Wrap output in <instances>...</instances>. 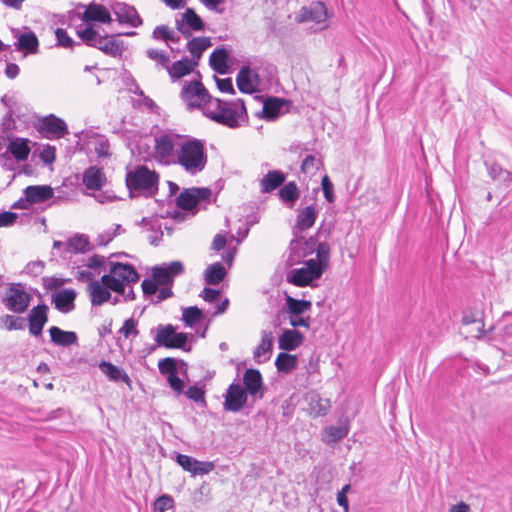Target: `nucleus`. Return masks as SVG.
Returning <instances> with one entry per match:
<instances>
[{
	"mask_svg": "<svg viewBox=\"0 0 512 512\" xmlns=\"http://www.w3.org/2000/svg\"><path fill=\"white\" fill-rule=\"evenodd\" d=\"M8 153H11L17 161L26 160L30 153L28 140L23 138H15L10 140L5 153L2 155V158L8 159L6 156Z\"/></svg>",
	"mask_w": 512,
	"mask_h": 512,
	"instance_id": "24",
	"label": "nucleus"
},
{
	"mask_svg": "<svg viewBox=\"0 0 512 512\" xmlns=\"http://www.w3.org/2000/svg\"><path fill=\"white\" fill-rule=\"evenodd\" d=\"M211 46V40L209 37H195L190 40L187 44V49L198 61L201 58L202 53Z\"/></svg>",
	"mask_w": 512,
	"mask_h": 512,
	"instance_id": "38",
	"label": "nucleus"
},
{
	"mask_svg": "<svg viewBox=\"0 0 512 512\" xmlns=\"http://www.w3.org/2000/svg\"><path fill=\"white\" fill-rule=\"evenodd\" d=\"M290 248L292 251L303 249V253L300 255L301 257H306L309 254H312L315 250L316 259L313 260L317 267L324 272L329 266L330 246L326 242L317 244L313 238H310L309 240L299 238L291 241Z\"/></svg>",
	"mask_w": 512,
	"mask_h": 512,
	"instance_id": "5",
	"label": "nucleus"
},
{
	"mask_svg": "<svg viewBox=\"0 0 512 512\" xmlns=\"http://www.w3.org/2000/svg\"><path fill=\"white\" fill-rule=\"evenodd\" d=\"M327 19L326 6L321 2H313L308 7H303L296 14L295 20L298 23L313 21L315 23H323Z\"/></svg>",
	"mask_w": 512,
	"mask_h": 512,
	"instance_id": "12",
	"label": "nucleus"
},
{
	"mask_svg": "<svg viewBox=\"0 0 512 512\" xmlns=\"http://www.w3.org/2000/svg\"><path fill=\"white\" fill-rule=\"evenodd\" d=\"M48 307L45 304L33 307L28 314L29 332L33 336H40L44 325L48 321Z\"/></svg>",
	"mask_w": 512,
	"mask_h": 512,
	"instance_id": "16",
	"label": "nucleus"
},
{
	"mask_svg": "<svg viewBox=\"0 0 512 512\" xmlns=\"http://www.w3.org/2000/svg\"><path fill=\"white\" fill-rule=\"evenodd\" d=\"M273 347V334L271 331H263L261 335V342L254 351V359L256 362L261 363L270 358Z\"/></svg>",
	"mask_w": 512,
	"mask_h": 512,
	"instance_id": "29",
	"label": "nucleus"
},
{
	"mask_svg": "<svg viewBox=\"0 0 512 512\" xmlns=\"http://www.w3.org/2000/svg\"><path fill=\"white\" fill-rule=\"evenodd\" d=\"M183 270L184 267L180 261H173L168 265L154 268L152 276L158 285L169 286L173 282V277L180 275Z\"/></svg>",
	"mask_w": 512,
	"mask_h": 512,
	"instance_id": "13",
	"label": "nucleus"
},
{
	"mask_svg": "<svg viewBox=\"0 0 512 512\" xmlns=\"http://www.w3.org/2000/svg\"><path fill=\"white\" fill-rule=\"evenodd\" d=\"M489 175L492 179L498 180L503 183H510L512 175L509 171L503 170L498 164L493 163L488 167Z\"/></svg>",
	"mask_w": 512,
	"mask_h": 512,
	"instance_id": "49",
	"label": "nucleus"
},
{
	"mask_svg": "<svg viewBox=\"0 0 512 512\" xmlns=\"http://www.w3.org/2000/svg\"><path fill=\"white\" fill-rule=\"evenodd\" d=\"M244 389L254 399L263 397V380L261 373L256 369H247L243 375Z\"/></svg>",
	"mask_w": 512,
	"mask_h": 512,
	"instance_id": "15",
	"label": "nucleus"
},
{
	"mask_svg": "<svg viewBox=\"0 0 512 512\" xmlns=\"http://www.w3.org/2000/svg\"><path fill=\"white\" fill-rule=\"evenodd\" d=\"M112 291L101 282V279L93 280L88 284V292L93 306H100L111 298Z\"/></svg>",
	"mask_w": 512,
	"mask_h": 512,
	"instance_id": "22",
	"label": "nucleus"
},
{
	"mask_svg": "<svg viewBox=\"0 0 512 512\" xmlns=\"http://www.w3.org/2000/svg\"><path fill=\"white\" fill-rule=\"evenodd\" d=\"M159 370L162 374L176 373V362L173 358H164L158 363Z\"/></svg>",
	"mask_w": 512,
	"mask_h": 512,
	"instance_id": "59",
	"label": "nucleus"
},
{
	"mask_svg": "<svg viewBox=\"0 0 512 512\" xmlns=\"http://www.w3.org/2000/svg\"><path fill=\"white\" fill-rule=\"evenodd\" d=\"M55 35L58 41V44L65 48H71L74 44L72 38H70L67 32L62 28H57L55 31Z\"/></svg>",
	"mask_w": 512,
	"mask_h": 512,
	"instance_id": "61",
	"label": "nucleus"
},
{
	"mask_svg": "<svg viewBox=\"0 0 512 512\" xmlns=\"http://www.w3.org/2000/svg\"><path fill=\"white\" fill-rule=\"evenodd\" d=\"M44 263L42 261H33L25 266L24 272L28 275L37 276L42 273Z\"/></svg>",
	"mask_w": 512,
	"mask_h": 512,
	"instance_id": "63",
	"label": "nucleus"
},
{
	"mask_svg": "<svg viewBox=\"0 0 512 512\" xmlns=\"http://www.w3.org/2000/svg\"><path fill=\"white\" fill-rule=\"evenodd\" d=\"M185 395L197 403H205V391L201 387L190 386Z\"/></svg>",
	"mask_w": 512,
	"mask_h": 512,
	"instance_id": "57",
	"label": "nucleus"
},
{
	"mask_svg": "<svg viewBox=\"0 0 512 512\" xmlns=\"http://www.w3.org/2000/svg\"><path fill=\"white\" fill-rule=\"evenodd\" d=\"M286 180V176L279 170L269 171L261 180V192L270 193L280 187Z\"/></svg>",
	"mask_w": 512,
	"mask_h": 512,
	"instance_id": "31",
	"label": "nucleus"
},
{
	"mask_svg": "<svg viewBox=\"0 0 512 512\" xmlns=\"http://www.w3.org/2000/svg\"><path fill=\"white\" fill-rule=\"evenodd\" d=\"M177 206L183 210H192L197 202L192 194V189H186L176 198Z\"/></svg>",
	"mask_w": 512,
	"mask_h": 512,
	"instance_id": "47",
	"label": "nucleus"
},
{
	"mask_svg": "<svg viewBox=\"0 0 512 512\" xmlns=\"http://www.w3.org/2000/svg\"><path fill=\"white\" fill-rule=\"evenodd\" d=\"M0 326L8 331L22 330L25 328L24 319L13 315H3L0 318Z\"/></svg>",
	"mask_w": 512,
	"mask_h": 512,
	"instance_id": "45",
	"label": "nucleus"
},
{
	"mask_svg": "<svg viewBox=\"0 0 512 512\" xmlns=\"http://www.w3.org/2000/svg\"><path fill=\"white\" fill-rule=\"evenodd\" d=\"M183 137V135L172 131L157 133L154 136V158L161 164L175 165Z\"/></svg>",
	"mask_w": 512,
	"mask_h": 512,
	"instance_id": "4",
	"label": "nucleus"
},
{
	"mask_svg": "<svg viewBox=\"0 0 512 512\" xmlns=\"http://www.w3.org/2000/svg\"><path fill=\"white\" fill-rule=\"evenodd\" d=\"M275 365L279 372L288 374L296 368L297 357L288 353H280L276 358Z\"/></svg>",
	"mask_w": 512,
	"mask_h": 512,
	"instance_id": "41",
	"label": "nucleus"
},
{
	"mask_svg": "<svg viewBox=\"0 0 512 512\" xmlns=\"http://www.w3.org/2000/svg\"><path fill=\"white\" fill-rule=\"evenodd\" d=\"M323 273L314 260H308L303 267L292 270L288 280L296 286L304 287L319 279Z\"/></svg>",
	"mask_w": 512,
	"mask_h": 512,
	"instance_id": "8",
	"label": "nucleus"
},
{
	"mask_svg": "<svg viewBox=\"0 0 512 512\" xmlns=\"http://www.w3.org/2000/svg\"><path fill=\"white\" fill-rule=\"evenodd\" d=\"M176 28L183 36L188 38L194 31H202L204 22L193 9L187 8L184 13L176 18Z\"/></svg>",
	"mask_w": 512,
	"mask_h": 512,
	"instance_id": "9",
	"label": "nucleus"
},
{
	"mask_svg": "<svg viewBox=\"0 0 512 512\" xmlns=\"http://www.w3.org/2000/svg\"><path fill=\"white\" fill-rule=\"evenodd\" d=\"M226 270L222 263L216 262L207 267L204 279L209 285L219 284L225 277Z\"/></svg>",
	"mask_w": 512,
	"mask_h": 512,
	"instance_id": "36",
	"label": "nucleus"
},
{
	"mask_svg": "<svg viewBox=\"0 0 512 512\" xmlns=\"http://www.w3.org/2000/svg\"><path fill=\"white\" fill-rule=\"evenodd\" d=\"M285 300L289 315L300 316L312 308V303L308 300H298L289 295L286 296Z\"/></svg>",
	"mask_w": 512,
	"mask_h": 512,
	"instance_id": "35",
	"label": "nucleus"
},
{
	"mask_svg": "<svg viewBox=\"0 0 512 512\" xmlns=\"http://www.w3.org/2000/svg\"><path fill=\"white\" fill-rule=\"evenodd\" d=\"M321 185H322V190H323L325 199L329 203L334 202L333 184H332V182L330 181V179H329V177L327 175H325L322 178Z\"/></svg>",
	"mask_w": 512,
	"mask_h": 512,
	"instance_id": "60",
	"label": "nucleus"
},
{
	"mask_svg": "<svg viewBox=\"0 0 512 512\" xmlns=\"http://www.w3.org/2000/svg\"><path fill=\"white\" fill-rule=\"evenodd\" d=\"M38 129L54 138H60L68 134L66 123L54 115L43 117L39 121Z\"/></svg>",
	"mask_w": 512,
	"mask_h": 512,
	"instance_id": "14",
	"label": "nucleus"
},
{
	"mask_svg": "<svg viewBox=\"0 0 512 512\" xmlns=\"http://www.w3.org/2000/svg\"><path fill=\"white\" fill-rule=\"evenodd\" d=\"M224 102L220 99H209L206 105L204 106V114L211 120H213L212 114H220Z\"/></svg>",
	"mask_w": 512,
	"mask_h": 512,
	"instance_id": "54",
	"label": "nucleus"
},
{
	"mask_svg": "<svg viewBox=\"0 0 512 512\" xmlns=\"http://www.w3.org/2000/svg\"><path fill=\"white\" fill-rule=\"evenodd\" d=\"M85 22L98 21L101 23H110L112 21L110 12L106 7L100 4H90L82 15Z\"/></svg>",
	"mask_w": 512,
	"mask_h": 512,
	"instance_id": "26",
	"label": "nucleus"
},
{
	"mask_svg": "<svg viewBox=\"0 0 512 512\" xmlns=\"http://www.w3.org/2000/svg\"><path fill=\"white\" fill-rule=\"evenodd\" d=\"M173 326L172 325H159L157 327V334L155 336V341L158 345L165 346L167 348H171L172 344V336H173Z\"/></svg>",
	"mask_w": 512,
	"mask_h": 512,
	"instance_id": "43",
	"label": "nucleus"
},
{
	"mask_svg": "<svg viewBox=\"0 0 512 512\" xmlns=\"http://www.w3.org/2000/svg\"><path fill=\"white\" fill-rule=\"evenodd\" d=\"M224 398V409L231 412H238L246 404L248 394L240 384H231L226 390Z\"/></svg>",
	"mask_w": 512,
	"mask_h": 512,
	"instance_id": "11",
	"label": "nucleus"
},
{
	"mask_svg": "<svg viewBox=\"0 0 512 512\" xmlns=\"http://www.w3.org/2000/svg\"><path fill=\"white\" fill-rule=\"evenodd\" d=\"M286 105V101L280 98H268L263 104V113L267 119H275Z\"/></svg>",
	"mask_w": 512,
	"mask_h": 512,
	"instance_id": "40",
	"label": "nucleus"
},
{
	"mask_svg": "<svg viewBox=\"0 0 512 512\" xmlns=\"http://www.w3.org/2000/svg\"><path fill=\"white\" fill-rule=\"evenodd\" d=\"M139 274L135 268L127 263H111L109 273L101 277V282L112 291L124 294L127 286L137 283Z\"/></svg>",
	"mask_w": 512,
	"mask_h": 512,
	"instance_id": "3",
	"label": "nucleus"
},
{
	"mask_svg": "<svg viewBox=\"0 0 512 512\" xmlns=\"http://www.w3.org/2000/svg\"><path fill=\"white\" fill-rule=\"evenodd\" d=\"M462 323L464 326L476 325L477 334H473L472 331H467V333L474 338L480 339L484 333V322L481 318H479L475 314H466L463 316Z\"/></svg>",
	"mask_w": 512,
	"mask_h": 512,
	"instance_id": "44",
	"label": "nucleus"
},
{
	"mask_svg": "<svg viewBox=\"0 0 512 512\" xmlns=\"http://www.w3.org/2000/svg\"><path fill=\"white\" fill-rule=\"evenodd\" d=\"M153 38L165 41L178 42L175 32L166 25L157 26L153 31Z\"/></svg>",
	"mask_w": 512,
	"mask_h": 512,
	"instance_id": "52",
	"label": "nucleus"
},
{
	"mask_svg": "<svg viewBox=\"0 0 512 512\" xmlns=\"http://www.w3.org/2000/svg\"><path fill=\"white\" fill-rule=\"evenodd\" d=\"M318 215V210L315 204L308 205L298 210L294 229L298 232H303L311 228Z\"/></svg>",
	"mask_w": 512,
	"mask_h": 512,
	"instance_id": "19",
	"label": "nucleus"
},
{
	"mask_svg": "<svg viewBox=\"0 0 512 512\" xmlns=\"http://www.w3.org/2000/svg\"><path fill=\"white\" fill-rule=\"evenodd\" d=\"M51 341L59 346L74 345L78 341L77 334L73 331H64L57 326H52L49 329Z\"/></svg>",
	"mask_w": 512,
	"mask_h": 512,
	"instance_id": "30",
	"label": "nucleus"
},
{
	"mask_svg": "<svg viewBox=\"0 0 512 512\" xmlns=\"http://www.w3.org/2000/svg\"><path fill=\"white\" fill-rule=\"evenodd\" d=\"M168 383L170 387L177 392L178 394H181L184 389V382L176 375V373H170L168 375Z\"/></svg>",
	"mask_w": 512,
	"mask_h": 512,
	"instance_id": "64",
	"label": "nucleus"
},
{
	"mask_svg": "<svg viewBox=\"0 0 512 512\" xmlns=\"http://www.w3.org/2000/svg\"><path fill=\"white\" fill-rule=\"evenodd\" d=\"M159 175L146 166H138L126 174V186L130 197L154 196L158 191Z\"/></svg>",
	"mask_w": 512,
	"mask_h": 512,
	"instance_id": "2",
	"label": "nucleus"
},
{
	"mask_svg": "<svg viewBox=\"0 0 512 512\" xmlns=\"http://www.w3.org/2000/svg\"><path fill=\"white\" fill-rule=\"evenodd\" d=\"M77 35L89 46L95 47V43L99 40L97 31L89 26L83 30H78Z\"/></svg>",
	"mask_w": 512,
	"mask_h": 512,
	"instance_id": "53",
	"label": "nucleus"
},
{
	"mask_svg": "<svg viewBox=\"0 0 512 512\" xmlns=\"http://www.w3.org/2000/svg\"><path fill=\"white\" fill-rule=\"evenodd\" d=\"M136 326L137 323L134 319H127L120 329V333H122L126 338H129L130 336L136 337L139 334Z\"/></svg>",
	"mask_w": 512,
	"mask_h": 512,
	"instance_id": "58",
	"label": "nucleus"
},
{
	"mask_svg": "<svg viewBox=\"0 0 512 512\" xmlns=\"http://www.w3.org/2000/svg\"><path fill=\"white\" fill-rule=\"evenodd\" d=\"M307 401L310 414L314 417L325 415L330 409V401L326 398H322L319 394H308Z\"/></svg>",
	"mask_w": 512,
	"mask_h": 512,
	"instance_id": "32",
	"label": "nucleus"
},
{
	"mask_svg": "<svg viewBox=\"0 0 512 512\" xmlns=\"http://www.w3.org/2000/svg\"><path fill=\"white\" fill-rule=\"evenodd\" d=\"M83 183L88 189L99 190L106 184V176L101 168L91 166L83 174Z\"/></svg>",
	"mask_w": 512,
	"mask_h": 512,
	"instance_id": "25",
	"label": "nucleus"
},
{
	"mask_svg": "<svg viewBox=\"0 0 512 512\" xmlns=\"http://www.w3.org/2000/svg\"><path fill=\"white\" fill-rule=\"evenodd\" d=\"M95 48L101 50L111 57H120L124 51V43L117 40L114 36H100L95 43Z\"/></svg>",
	"mask_w": 512,
	"mask_h": 512,
	"instance_id": "20",
	"label": "nucleus"
},
{
	"mask_svg": "<svg viewBox=\"0 0 512 512\" xmlns=\"http://www.w3.org/2000/svg\"><path fill=\"white\" fill-rule=\"evenodd\" d=\"M24 195L29 204H39L51 199L54 190L49 185H33L25 188Z\"/></svg>",
	"mask_w": 512,
	"mask_h": 512,
	"instance_id": "18",
	"label": "nucleus"
},
{
	"mask_svg": "<svg viewBox=\"0 0 512 512\" xmlns=\"http://www.w3.org/2000/svg\"><path fill=\"white\" fill-rule=\"evenodd\" d=\"M321 165H322L321 160L317 159L314 155H308L305 157V159L302 162L301 171L304 174L313 176L319 170Z\"/></svg>",
	"mask_w": 512,
	"mask_h": 512,
	"instance_id": "48",
	"label": "nucleus"
},
{
	"mask_svg": "<svg viewBox=\"0 0 512 512\" xmlns=\"http://www.w3.org/2000/svg\"><path fill=\"white\" fill-rule=\"evenodd\" d=\"M77 293L73 289H62L55 292L52 295V302L55 305V308L62 312L68 313L74 310L75 308V299Z\"/></svg>",
	"mask_w": 512,
	"mask_h": 512,
	"instance_id": "17",
	"label": "nucleus"
},
{
	"mask_svg": "<svg viewBox=\"0 0 512 512\" xmlns=\"http://www.w3.org/2000/svg\"><path fill=\"white\" fill-rule=\"evenodd\" d=\"M173 498L168 495H162L154 503L155 512H165L173 507Z\"/></svg>",
	"mask_w": 512,
	"mask_h": 512,
	"instance_id": "55",
	"label": "nucleus"
},
{
	"mask_svg": "<svg viewBox=\"0 0 512 512\" xmlns=\"http://www.w3.org/2000/svg\"><path fill=\"white\" fill-rule=\"evenodd\" d=\"M304 340L302 333L295 329H286L279 337V348L286 351H292L298 348Z\"/></svg>",
	"mask_w": 512,
	"mask_h": 512,
	"instance_id": "28",
	"label": "nucleus"
},
{
	"mask_svg": "<svg viewBox=\"0 0 512 512\" xmlns=\"http://www.w3.org/2000/svg\"><path fill=\"white\" fill-rule=\"evenodd\" d=\"M348 431V427L345 425L326 427L323 432L322 440L327 444L336 443L345 438Z\"/></svg>",
	"mask_w": 512,
	"mask_h": 512,
	"instance_id": "39",
	"label": "nucleus"
},
{
	"mask_svg": "<svg viewBox=\"0 0 512 512\" xmlns=\"http://www.w3.org/2000/svg\"><path fill=\"white\" fill-rule=\"evenodd\" d=\"M89 239L83 234H77L69 239L68 246L74 252L85 253L89 250Z\"/></svg>",
	"mask_w": 512,
	"mask_h": 512,
	"instance_id": "46",
	"label": "nucleus"
},
{
	"mask_svg": "<svg viewBox=\"0 0 512 512\" xmlns=\"http://www.w3.org/2000/svg\"><path fill=\"white\" fill-rule=\"evenodd\" d=\"M212 115L213 121L229 128H237L241 125V122H245L247 119L244 102L240 99L233 102H224L220 114Z\"/></svg>",
	"mask_w": 512,
	"mask_h": 512,
	"instance_id": "7",
	"label": "nucleus"
},
{
	"mask_svg": "<svg viewBox=\"0 0 512 512\" xmlns=\"http://www.w3.org/2000/svg\"><path fill=\"white\" fill-rule=\"evenodd\" d=\"M147 55L150 59L157 61L162 66H167L169 63V57L162 51L149 49Z\"/></svg>",
	"mask_w": 512,
	"mask_h": 512,
	"instance_id": "62",
	"label": "nucleus"
},
{
	"mask_svg": "<svg viewBox=\"0 0 512 512\" xmlns=\"http://www.w3.org/2000/svg\"><path fill=\"white\" fill-rule=\"evenodd\" d=\"M101 372L108 377L110 381L119 382L123 381L131 388V379L128 374L122 368L115 366L114 364L102 361L99 364Z\"/></svg>",
	"mask_w": 512,
	"mask_h": 512,
	"instance_id": "27",
	"label": "nucleus"
},
{
	"mask_svg": "<svg viewBox=\"0 0 512 512\" xmlns=\"http://www.w3.org/2000/svg\"><path fill=\"white\" fill-rule=\"evenodd\" d=\"M182 98L190 108L206 105L210 99L207 90L200 82H191L182 90Z\"/></svg>",
	"mask_w": 512,
	"mask_h": 512,
	"instance_id": "10",
	"label": "nucleus"
},
{
	"mask_svg": "<svg viewBox=\"0 0 512 512\" xmlns=\"http://www.w3.org/2000/svg\"><path fill=\"white\" fill-rule=\"evenodd\" d=\"M121 225L116 224L113 227L101 232L96 241L99 246L108 245L121 232Z\"/></svg>",
	"mask_w": 512,
	"mask_h": 512,
	"instance_id": "50",
	"label": "nucleus"
},
{
	"mask_svg": "<svg viewBox=\"0 0 512 512\" xmlns=\"http://www.w3.org/2000/svg\"><path fill=\"white\" fill-rule=\"evenodd\" d=\"M114 13L120 23H127L132 27H138L142 24V19L136 9L132 6L118 4L114 8Z\"/></svg>",
	"mask_w": 512,
	"mask_h": 512,
	"instance_id": "23",
	"label": "nucleus"
},
{
	"mask_svg": "<svg viewBox=\"0 0 512 512\" xmlns=\"http://www.w3.org/2000/svg\"><path fill=\"white\" fill-rule=\"evenodd\" d=\"M32 300L31 294L22 283H11L6 289L3 297V305L11 312L24 313Z\"/></svg>",
	"mask_w": 512,
	"mask_h": 512,
	"instance_id": "6",
	"label": "nucleus"
},
{
	"mask_svg": "<svg viewBox=\"0 0 512 512\" xmlns=\"http://www.w3.org/2000/svg\"><path fill=\"white\" fill-rule=\"evenodd\" d=\"M197 65V61H192L188 58L174 62L171 66H167L169 75L174 79H179L183 76L188 75L194 67Z\"/></svg>",
	"mask_w": 512,
	"mask_h": 512,
	"instance_id": "33",
	"label": "nucleus"
},
{
	"mask_svg": "<svg viewBox=\"0 0 512 512\" xmlns=\"http://www.w3.org/2000/svg\"><path fill=\"white\" fill-rule=\"evenodd\" d=\"M227 58L228 53L225 49H216L210 55L209 62L214 71L220 74H225L228 69Z\"/></svg>",
	"mask_w": 512,
	"mask_h": 512,
	"instance_id": "37",
	"label": "nucleus"
},
{
	"mask_svg": "<svg viewBox=\"0 0 512 512\" xmlns=\"http://www.w3.org/2000/svg\"><path fill=\"white\" fill-rule=\"evenodd\" d=\"M300 191L295 182H288L279 190V197L283 202L294 203L298 200Z\"/></svg>",
	"mask_w": 512,
	"mask_h": 512,
	"instance_id": "42",
	"label": "nucleus"
},
{
	"mask_svg": "<svg viewBox=\"0 0 512 512\" xmlns=\"http://www.w3.org/2000/svg\"><path fill=\"white\" fill-rule=\"evenodd\" d=\"M236 82L241 92L251 94L257 90L258 75L248 67H242L237 75Z\"/></svg>",
	"mask_w": 512,
	"mask_h": 512,
	"instance_id": "21",
	"label": "nucleus"
},
{
	"mask_svg": "<svg viewBox=\"0 0 512 512\" xmlns=\"http://www.w3.org/2000/svg\"><path fill=\"white\" fill-rule=\"evenodd\" d=\"M39 42L33 32L22 33L18 36L16 43L17 50H24L27 53L34 54L38 51Z\"/></svg>",
	"mask_w": 512,
	"mask_h": 512,
	"instance_id": "34",
	"label": "nucleus"
},
{
	"mask_svg": "<svg viewBox=\"0 0 512 512\" xmlns=\"http://www.w3.org/2000/svg\"><path fill=\"white\" fill-rule=\"evenodd\" d=\"M202 316V311L199 308L192 306L183 310L182 319L187 326H193L201 320Z\"/></svg>",
	"mask_w": 512,
	"mask_h": 512,
	"instance_id": "51",
	"label": "nucleus"
},
{
	"mask_svg": "<svg viewBox=\"0 0 512 512\" xmlns=\"http://www.w3.org/2000/svg\"><path fill=\"white\" fill-rule=\"evenodd\" d=\"M207 161L205 143L202 140L184 136L175 165L181 166L188 174L195 175L205 169Z\"/></svg>",
	"mask_w": 512,
	"mask_h": 512,
	"instance_id": "1",
	"label": "nucleus"
},
{
	"mask_svg": "<svg viewBox=\"0 0 512 512\" xmlns=\"http://www.w3.org/2000/svg\"><path fill=\"white\" fill-rule=\"evenodd\" d=\"M214 469V464L212 462H201L198 460H194V464L191 469V473L193 475H203L208 474Z\"/></svg>",
	"mask_w": 512,
	"mask_h": 512,
	"instance_id": "56",
	"label": "nucleus"
}]
</instances>
